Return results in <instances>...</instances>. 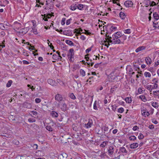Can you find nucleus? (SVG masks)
Segmentation results:
<instances>
[{
	"mask_svg": "<svg viewBox=\"0 0 159 159\" xmlns=\"http://www.w3.org/2000/svg\"><path fill=\"white\" fill-rule=\"evenodd\" d=\"M58 107H60L63 111H65L66 110L67 105L65 103L64 101L59 102L57 105Z\"/></svg>",
	"mask_w": 159,
	"mask_h": 159,
	"instance_id": "obj_1",
	"label": "nucleus"
},
{
	"mask_svg": "<svg viewBox=\"0 0 159 159\" xmlns=\"http://www.w3.org/2000/svg\"><path fill=\"white\" fill-rule=\"evenodd\" d=\"M119 16L121 19L123 20L125 19V14L123 12H120Z\"/></svg>",
	"mask_w": 159,
	"mask_h": 159,
	"instance_id": "obj_22",
	"label": "nucleus"
},
{
	"mask_svg": "<svg viewBox=\"0 0 159 159\" xmlns=\"http://www.w3.org/2000/svg\"><path fill=\"white\" fill-rule=\"evenodd\" d=\"M31 32H33L35 34H38L37 30L33 28L32 29Z\"/></svg>",
	"mask_w": 159,
	"mask_h": 159,
	"instance_id": "obj_46",
	"label": "nucleus"
},
{
	"mask_svg": "<svg viewBox=\"0 0 159 159\" xmlns=\"http://www.w3.org/2000/svg\"><path fill=\"white\" fill-rule=\"evenodd\" d=\"M143 90L141 88H139L138 89V92L139 94L142 93Z\"/></svg>",
	"mask_w": 159,
	"mask_h": 159,
	"instance_id": "obj_59",
	"label": "nucleus"
},
{
	"mask_svg": "<svg viewBox=\"0 0 159 159\" xmlns=\"http://www.w3.org/2000/svg\"><path fill=\"white\" fill-rule=\"evenodd\" d=\"M138 144L137 143H134L130 145V148L131 149H134L137 148L138 146Z\"/></svg>",
	"mask_w": 159,
	"mask_h": 159,
	"instance_id": "obj_16",
	"label": "nucleus"
},
{
	"mask_svg": "<svg viewBox=\"0 0 159 159\" xmlns=\"http://www.w3.org/2000/svg\"><path fill=\"white\" fill-rule=\"evenodd\" d=\"M93 109L96 110H98V108L97 106V102L96 101L93 104Z\"/></svg>",
	"mask_w": 159,
	"mask_h": 159,
	"instance_id": "obj_49",
	"label": "nucleus"
},
{
	"mask_svg": "<svg viewBox=\"0 0 159 159\" xmlns=\"http://www.w3.org/2000/svg\"><path fill=\"white\" fill-rule=\"evenodd\" d=\"M57 42L60 45L62 46V45H64V43L61 42L59 40H56Z\"/></svg>",
	"mask_w": 159,
	"mask_h": 159,
	"instance_id": "obj_58",
	"label": "nucleus"
},
{
	"mask_svg": "<svg viewBox=\"0 0 159 159\" xmlns=\"http://www.w3.org/2000/svg\"><path fill=\"white\" fill-rule=\"evenodd\" d=\"M72 19L70 18L67 20L66 21V25H68L70 23V21L72 20Z\"/></svg>",
	"mask_w": 159,
	"mask_h": 159,
	"instance_id": "obj_51",
	"label": "nucleus"
},
{
	"mask_svg": "<svg viewBox=\"0 0 159 159\" xmlns=\"http://www.w3.org/2000/svg\"><path fill=\"white\" fill-rule=\"evenodd\" d=\"M110 77L112 79H114L116 77V76L115 75L114 71H113L110 74Z\"/></svg>",
	"mask_w": 159,
	"mask_h": 159,
	"instance_id": "obj_25",
	"label": "nucleus"
},
{
	"mask_svg": "<svg viewBox=\"0 0 159 159\" xmlns=\"http://www.w3.org/2000/svg\"><path fill=\"white\" fill-rule=\"evenodd\" d=\"M158 87V84L156 83H155L153 85H152V89H156Z\"/></svg>",
	"mask_w": 159,
	"mask_h": 159,
	"instance_id": "obj_48",
	"label": "nucleus"
},
{
	"mask_svg": "<svg viewBox=\"0 0 159 159\" xmlns=\"http://www.w3.org/2000/svg\"><path fill=\"white\" fill-rule=\"evenodd\" d=\"M153 17L156 20L159 19V16L157 12H155L153 14Z\"/></svg>",
	"mask_w": 159,
	"mask_h": 159,
	"instance_id": "obj_23",
	"label": "nucleus"
},
{
	"mask_svg": "<svg viewBox=\"0 0 159 159\" xmlns=\"http://www.w3.org/2000/svg\"><path fill=\"white\" fill-rule=\"evenodd\" d=\"M80 38L82 40H84L86 39L85 37L83 35H81L80 37Z\"/></svg>",
	"mask_w": 159,
	"mask_h": 159,
	"instance_id": "obj_64",
	"label": "nucleus"
},
{
	"mask_svg": "<svg viewBox=\"0 0 159 159\" xmlns=\"http://www.w3.org/2000/svg\"><path fill=\"white\" fill-rule=\"evenodd\" d=\"M125 100L126 102L128 103H130L131 102V98L127 97L125 98Z\"/></svg>",
	"mask_w": 159,
	"mask_h": 159,
	"instance_id": "obj_35",
	"label": "nucleus"
},
{
	"mask_svg": "<svg viewBox=\"0 0 159 159\" xmlns=\"http://www.w3.org/2000/svg\"><path fill=\"white\" fill-rule=\"evenodd\" d=\"M144 75L146 77H150L151 76V74L148 72H146L144 73Z\"/></svg>",
	"mask_w": 159,
	"mask_h": 159,
	"instance_id": "obj_33",
	"label": "nucleus"
},
{
	"mask_svg": "<svg viewBox=\"0 0 159 159\" xmlns=\"http://www.w3.org/2000/svg\"><path fill=\"white\" fill-rule=\"evenodd\" d=\"M28 120L30 122V123L34 122L36 121L35 119L31 118H29L28 119Z\"/></svg>",
	"mask_w": 159,
	"mask_h": 159,
	"instance_id": "obj_45",
	"label": "nucleus"
},
{
	"mask_svg": "<svg viewBox=\"0 0 159 159\" xmlns=\"http://www.w3.org/2000/svg\"><path fill=\"white\" fill-rule=\"evenodd\" d=\"M75 31L74 32V33H76V34L75 35L76 36H78V34H79V35H81L82 33L80 32L79 31V30L78 29H75Z\"/></svg>",
	"mask_w": 159,
	"mask_h": 159,
	"instance_id": "obj_34",
	"label": "nucleus"
},
{
	"mask_svg": "<svg viewBox=\"0 0 159 159\" xmlns=\"http://www.w3.org/2000/svg\"><path fill=\"white\" fill-rule=\"evenodd\" d=\"M108 130V128L107 126H105L104 127V130L105 132H107Z\"/></svg>",
	"mask_w": 159,
	"mask_h": 159,
	"instance_id": "obj_63",
	"label": "nucleus"
},
{
	"mask_svg": "<svg viewBox=\"0 0 159 159\" xmlns=\"http://www.w3.org/2000/svg\"><path fill=\"white\" fill-rule=\"evenodd\" d=\"M92 125L93 121L91 119H89L88 122L84 125V127L87 128H89L91 127Z\"/></svg>",
	"mask_w": 159,
	"mask_h": 159,
	"instance_id": "obj_6",
	"label": "nucleus"
},
{
	"mask_svg": "<svg viewBox=\"0 0 159 159\" xmlns=\"http://www.w3.org/2000/svg\"><path fill=\"white\" fill-rule=\"evenodd\" d=\"M145 49V47L143 46H140L139 47L135 50V52H138L141 50Z\"/></svg>",
	"mask_w": 159,
	"mask_h": 159,
	"instance_id": "obj_15",
	"label": "nucleus"
},
{
	"mask_svg": "<svg viewBox=\"0 0 159 159\" xmlns=\"http://www.w3.org/2000/svg\"><path fill=\"white\" fill-rule=\"evenodd\" d=\"M51 115L53 117L57 118L58 116V114L55 111H52L51 112Z\"/></svg>",
	"mask_w": 159,
	"mask_h": 159,
	"instance_id": "obj_18",
	"label": "nucleus"
},
{
	"mask_svg": "<svg viewBox=\"0 0 159 159\" xmlns=\"http://www.w3.org/2000/svg\"><path fill=\"white\" fill-rule=\"evenodd\" d=\"M77 6L76 4L73 6H71L70 9L72 11L75 10L77 8Z\"/></svg>",
	"mask_w": 159,
	"mask_h": 159,
	"instance_id": "obj_38",
	"label": "nucleus"
},
{
	"mask_svg": "<svg viewBox=\"0 0 159 159\" xmlns=\"http://www.w3.org/2000/svg\"><path fill=\"white\" fill-rule=\"evenodd\" d=\"M139 98L140 99H141L142 101L144 102H145L146 101V97L144 95H140L139 96Z\"/></svg>",
	"mask_w": 159,
	"mask_h": 159,
	"instance_id": "obj_31",
	"label": "nucleus"
},
{
	"mask_svg": "<svg viewBox=\"0 0 159 159\" xmlns=\"http://www.w3.org/2000/svg\"><path fill=\"white\" fill-rule=\"evenodd\" d=\"M72 126L73 127V129L74 130H75V131H77L78 130V129L76 126L74 125H72Z\"/></svg>",
	"mask_w": 159,
	"mask_h": 159,
	"instance_id": "obj_50",
	"label": "nucleus"
},
{
	"mask_svg": "<svg viewBox=\"0 0 159 159\" xmlns=\"http://www.w3.org/2000/svg\"><path fill=\"white\" fill-rule=\"evenodd\" d=\"M69 96L70 98L74 100L76 98L75 96L74 95L73 93H70Z\"/></svg>",
	"mask_w": 159,
	"mask_h": 159,
	"instance_id": "obj_39",
	"label": "nucleus"
},
{
	"mask_svg": "<svg viewBox=\"0 0 159 159\" xmlns=\"http://www.w3.org/2000/svg\"><path fill=\"white\" fill-rule=\"evenodd\" d=\"M11 26V25L9 23L6 24L2 23H0V29L3 30H8L9 29L8 27Z\"/></svg>",
	"mask_w": 159,
	"mask_h": 159,
	"instance_id": "obj_2",
	"label": "nucleus"
},
{
	"mask_svg": "<svg viewBox=\"0 0 159 159\" xmlns=\"http://www.w3.org/2000/svg\"><path fill=\"white\" fill-rule=\"evenodd\" d=\"M60 157H62L63 158H64V159H66L67 158V155L66 153H63L60 156Z\"/></svg>",
	"mask_w": 159,
	"mask_h": 159,
	"instance_id": "obj_43",
	"label": "nucleus"
},
{
	"mask_svg": "<svg viewBox=\"0 0 159 159\" xmlns=\"http://www.w3.org/2000/svg\"><path fill=\"white\" fill-rule=\"evenodd\" d=\"M138 137L139 139H142L144 138V136L141 133H140L139 134Z\"/></svg>",
	"mask_w": 159,
	"mask_h": 159,
	"instance_id": "obj_41",
	"label": "nucleus"
},
{
	"mask_svg": "<svg viewBox=\"0 0 159 159\" xmlns=\"http://www.w3.org/2000/svg\"><path fill=\"white\" fill-rule=\"evenodd\" d=\"M66 19L65 18H63L61 21V25H64L65 24V21Z\"/></svg>",
	"mask_w": 159,
	"mask_h": 159,
	"instance_id": "obj_52",
	"label": "nucleus"
},
{
	"mask_svg": "<svg viewBox=\"0 0 159 159\" xmlns=\"http://www.w3.org/2000/svg\"><path fill=\"white\" fill-rule=\"evenodd\" d=\"M156 5V3L154 1L151 2V6L153 7Z\"/></svg>",
	"mask_w": 159,
	"mask_h": 159,
	"instance_id": "obj_60",
	"label": "nucleus"
},
{
	"mask_svg": "<svg viewBox=\"0 0 159 159\" xmlns=\"http://www.w3.org/2000/svg\"><path fill=\"white\" fill-rule=\"evenodd\" d=\"M152 87V85H148L146 86V88L148 90L150 91V92H151L152 91V90H153Z\"/></svg>",
	"mask_w": 159,
	"mask_h": 159,
	"instance_id": "obj_26",
	"label": "nucleus"
},
{
	"mask_svg": "<svg viewBox=\"0 0 159 159\" xmlns=\"http://www.w3.org/2000/svg\"><path fill=\"white\" fill-rule=\"evenodd\" d=\"M152 105L154 108H157L158 107V103L157 102H153L152 103Z\"/></svg>",
	"mask_w": 159,
	"mask_h": 159,
	"instance_id": "obj_28",
	"label": "nucleus"
},
{
	"mask_svg": "<svg viewBox=\"0 0 159 159\" xmlns=\"http://www.w3.org/2000/svg\"><path fill=\"white\" fill-rule=\"evenodd\" d=\"M80 74L82 76L84 77L85 76V71L81 69L80 70Z\"/></svg>",
	"mask_w": 159,
	"mask_h": 159,
	"instance_id": "obj_30",
	"label": "nucleus"
},
{
	"mask_svg": "<svg viewBox=\"0 0 159 159\" xmlns=\"http://www.w3.org/2000/svg\"><path fill=\"white\" fill-rule=\"evenodd\" d=\"M124 111V109L123 107L119 108L118 110V112L120 113H122Z\"/></svg>",
	"mask_w": 159,
	"mask_h": 159,
	"instance_id": "obj_44",
	"label": "nucleus"
},
{
	"mask_svg": "<svg viewBox=\"0 0 159 159\" xmlns=\"http://www.w3.org/2000/svg\"><path fill=\"white\" fill-rule=\"evenodd\" d=\"M74 55V50L73 48L70 49L69 50L68 57L69 60H71Z\"/></svg>",
	"mask_w": 159,
	"mask_h": 159,
	"instance_id": "obj_3",
	"label": "nucleus"
},
{
	"mask_svg": "<svg viewBox=\"0 0 159 159\" xmlns=\"http://www.w3.org/2000/svg\"><path fill=\"white\" fill-rule=\"evenodd\" d=\"M145 61L146 63L148 65H150L152 63V60L150 57H147L146 58Z\"/></svg>",
	"mask_w": 159,
	"mask_h": 159,
	"instance_id": "obj_14",
	"label": "nucleus"
},
{
	"mask_svg": "<svg viewBox=\"0 0 159 159\" xmlns=\"http://www.w3.org/2000/svg\"><path fill=\"white\" fill-rule=\"evenodd\" d=\"M114 147L113 146H111L108 147L107 150V154L110 157L112 156L114 153Z\"/></svg>",
	"mask_w": 159,
	"mask_h": 159,
	"instance_id": "obj_4",
	"label": "nucleus"
},
{
	"mask_svg": "<svg viewBox=\"0 0 159 159\" xmlns=\"http://www.w3.org/2000/svg\"><path fill=\"white\" fill-rule=\"evenodd\" d=\"M77 6L78 9L80 10H82L84 7L83 5L82 4H79Z\"/></svg>",
	"mask_w": 159,
	"mask_h": 159,
	"instance_id": "obj_32",
	"label": "nucleus"
},
{
	"mask_svg": "<svg viewBox=\"0 0 159 159\" xmlns=\"http://www.w3.org/2000/svg\"><path fill=\"white\" fill-rule=\"evenodd\" d=\"M55 99L57 101L60 102L63 101V98L61 94L59 93H57L55 96Z\"/></svg>",
	"mask_w": 159,
	"mask_h": 159,
	"instance_id": "obj_5",
	"label": "nucleus"
},
{
	"mask_svg": "<svg viewBox=\"0 0 159 159\" xmlns=\"http://www.w3.org/2000/svg\"><path fill=\"white\" fill-rule=\"evenodd\" d=\"M42 16H44L43 18V19L45 21H48V18L50 19V17H51L52 16V15L51 14H48L47 15L44 14L43 15H42Z\"/></svg>",
	"mask_w": 159,
	"mask_h": 159,
	"instance_id": "obj_11",
	"label": "nucleus"
},
{
	"mask_svg": "<svg viewBox=\"0 0 159 159\" xmlns=\"http://www.w3.org/2000/svg\"><path fill=\"white\" fill-rule=\"evenodd\" d=\"M28 29L27 27L24 28L20 29L19 32L22 34H25L28 32Z\"/></svg>",
	"mask_w": 159,
	"mask_h": 159,
	"instance_id": "obj_12",
	"label": "nucleus"
},
{
	"mask_svg": "<svg viewBox=\"0 0 159 159\" xmlns=\"http://www.w3.org/2000/svg\"><path fill=\"white\" fill-rule=\"evenodd\" d=\"M30 112L32 113V114L35 116H36L38 114V113L37 112L34 111H31Z\"/></svg>",
	"mask_w": 159,
	"mask_h": 159,
	"instance_id": "obj_54",
	"label": "nucleus"
},
{
	"mask_svg": "<svg viewBox=\"0 0 159 159\" xmlns=\"http://www.w3.org/2000/svg\"><path fill=\"white\" fill-rule=\"evenodd\" d=\"M129 139L130 140L134 141L136 140V138L135 136L132 135L130 136Z\"/></svg>",
	"mask_w": 159,
	"mask_h": 159,
	"instance_id": "obj_37",
	"label": "nucleus"
},
{
	"mask_svg": "<svg viewBox=\"0 0 159 159\" xmlns=\"http://www.w3.org/2000/svg\"><path fill=\"white\" fill-rule=\"evenodd\" d=\"M124 5L126 7H131L133 5V3L131 1H127L125 2Z\"/></svg>",
	"mask_w": 159,
	"mask_h": 159,
	"instance_id": "obj_7",
	"label": "nucleus"
},
{
	"mask_svg": "<svg viewBox=\"0 0 159 159\" xmlns=\"http://www.w3.org/2000/svg\"><path fill=\"white\" fill-rule=\"evenodd\" d=\"M22 61L24 64H29L30 63L28 61L26 60H23Z\"/></svg>",
	"mask_w": 159,
	"mask_h": 159,
	"instance_id": "obj_61",
	"label": "nucleus"
},
{
	"mask_svg": "<svg viewBox=\"0 0 159 159\" xmlns=\"http://www.w3.org/2000/svg\"><path fill=\"white\" fill-rule=\"evenodd\" d=\"M120 150L122 153H127L128 152L125 148L123 147H120Z\"/></svg>",
	"mask_w": 159,
	"mask_h": 159,
	"instance_id": "obj_20",
	"label": "nucleus"
},
{
	"mask_svg": "<svg viewBox=\"0 0 159 159\" xmlns=\"http://www.w3.org/2000/svg\"><path fill=\"white\" fill-rule=\"evenodd\" d=\"M124 32L125 34H129L131 33V30L129 29L125 30Z\"/></svg>",
	"mask_w": 159,
	"mask_h": 159,
	"instance_id": "obj_29",
	"label": "nucleus"
},
{
	"mask_svg": "<svg viewBox=\"0 0 159 159\" xmlns=\"http://www.w3.org/2000/svg\"><path fill=\"white\" fill-rule=\"evenodd\" d=\"M66 43L69 45L70 46H74V43L71 41L69 40H65Z\"/></svg>",
	"mask_w": 159,
	"mask_h": 159,
	"instance_id": "obj_21",
	"label": "nucleus"
},
{
	"mask_svg": "<svg viewBox=\"0 0 159 159\" xmlns=\"http://www.w3.org/2000/svg\"><path fill=\"white\" fill-rule=\"evenodd\" d=\"M92 47H91L90 48H89L85 50V52L86 53H89L90 51L91 50V48Z\"/></svg>",
	"mask_w": 159,
	"mask_h": 159,
	"instance_id": "obj_57",
	"label": "nucleus"
},
{
	"mask_svg": "<svg viewBox=\"0 0 159 159\" xmlns=\"http://www.w3.org/2000/svg\"><path fill=\"white\" fill-rule=\"evenodd\" d=\"M158 22H157V23H153V27L155 28H158V26L159 25Z\"/></svg>",
	"mask_w": 159,
	"mask_h": 159,
	"instance_id": "obj_47",
	"label": "nucleus"
},
{
	"mask_svg": "<svg viewBox=\"0 0 159 159\" xmlns=\"http://www.w3.org/2000/svg\"><path fill=\"white\" fill-rule=\"evenodd\" d=\"M23 107L25 108L30 109L32 107L31 103L28 102H25L23 104Z\"/></svg>",
	"mask_w": 159,
	"mask_h": 159,
	"instance_id": "obj_8",
	"label": "nucleus"
},
{
	"mask_svg": "<svg viewBox=\"0 0 159 159\" xmlns=\"http://www.w3.org/2000/svg\"><path fill=\"white\" fill-rule=\"evenodd\" d=\"M145 4L147 5H150L151 6V1L149 0H146L145 1Z\"/></svg>",
	"mask_w": 159,
	"mask_h": 159,
	"instance_id": "obj_40",
	"label": "nucleus"
},
{
	"mask_svg": "<svg viewBox=\"0 0 159 159\" xmlns=\"http://www.w3.org/2000/svg\"><path fill=\"white\" fill-rule=\"evenodd\" d=\"M12 81L11 80H9L7 82V84L6 86L7 87H10L12 83Z\"/></svg>",
	"mask_w": 159,
	"mask_h": 159,
	"instance_id": "obj_36",
	"label": "nucleus"
},
{
	"mask_svg": "<svg viewBox=\"0 0 159 159\" xmlns=\"http://www.w3.org/2000/svg\"><path fill=\"white\" fill-rule=\"evenodd\" d=\"M107 28L108 29H109L107 30L108 32L107 33L109 34H111V32L113 31V30L112 25H108L107 26Z\"/></svg>",
	"mask_w": 159,
	"mask_h": 159,
	"instance_id": "obj_10",
	"label": "nucleus"
},
{
	"mask_svg": "<svg viewBox=\"0 0 159 159\" xmlns=\"http://www.w3.org/2000/svg\"><path fill=\"white\" fill-rule=\"evenodd\" d=\"M82 62H84V64L85 65H86V64H87V65L89 66L90 65H91V66H92L94 64L93 62H91L90 63H89L87 62H84L85 61H82Z\"/></svg>",
	"mask_w": 159,
	"mask_h": 159,
	"instance_id": "obj_42",
	"label": "nucleus"
},
{
	"mask_svg": "<svg viewBox=\"0 0 159 159\" xmlns=\"http://www.w3.org/2000/svg\"><path fill=\"white\" fill-rule=\"evenodd\" d=\"M46 129L49 131H52L53 130L52 128L51 125H48L46 127Z\"/></svg>",
	"mask_w": 159,
	"mask_h": 159,
	"instance_id": "obj_27",
	"label": "nucleus"
},
{
	"mask_svg": "<svg viewBox=\"0 0 159 159\" xmlns=\"http://www.w3.org/2000/svg\"><path fill=\"white\" fill-rule=\"evenodd\" d=\"M107 152H106L104 151L101 152L100 155L99 156L101 158H104L106 157H107V156L106 154Z\"/></svg>",
	"mask_w": 159,
	"mask_h": 159,
	"instance_id": "obj_17",
	"label": "nucleus"
},
{
	"mask_svg": "<svg viewBox=\"0 0 159 159\" xmlns=\"http://www.w3.org/2000/svg\"><path fill=\"white\" fill-rule=\"evenodd\" d=\"M48 83L50 85L53 86L55 85V81L52 79H48Z\"/></svg>",
	"mask_w": 159,
	"mask_h": 159,
	"instance_id": "obj_19",
	"label": "nucleus"
},
{
	"mask_svg": "<svg viewBox=\"0 0 159 159\" xmlns=\"http://www.w3.org/2000/svg\"><path fill=\"white\" fill-rule=\"evenodd\" d=\"M23 54L24 56H29L27 51L25 50H24L23 51Z\"/></svg>",
	"mask_w": 159,
	"mask_h": 159,
	"instance_id": "obj_53",
	"label": "nucleus"
},
{
	"mask_svg": "<svg viewBox=\"0 0 159 159\" xmlns=\"http://www.w3.org/2000/svg\"><path fill=\"white\" fill-rule=\"evenodd\" d=\"M139 129V127L137 125H135L133 128V130L134 131H135Z\"/></svg>",
	"mask_w": 159,
	"mask_h": 159,
	"instance_id": "obj_56",
	"label": "nucleus"
},
{
	"mask_svg": "<svg viewBox=\"0 0 159 159\" xmlns=\"http://www.w3.org/2000/svg\"><path fill=\"white\" fill-rule=\"evenodd\" d=\"M112 40L114 41L112 42V44H120L121 43L120 40V39H118V38L115 39L114 37H112Z\"/></svg>",
	"mask_w": 159,
	"mask_h": 159,
	"instance_id": "obj_13",
	"label": "nucleus"
},
{
	"mask_svg": "<svg viewBox=\"0 0 159 159\" xmlns=\"http://www.w3.org/2000/svg\"><path fill=\"white\" fill-rule=\"evenodd\" d=\"M41 101V99L39 98H36L35 99V102L36 103H40Z\"/></svg>",
	"mask_w": 159,
	"mask_h": 159,
	"instance_id": "obj_55",
	"label": "nucleus"
},
{
	"mask_svg": "<svg viewBox=\"0 0 159 159\" xmlns=\"http://www.w3.org/2000/svg\"><path fill=\"white\" fill-rule=\"evenodd\" d=\"M121 33L120 32H117L115 33L112 36V37H114L115 39L119 38L121 37Z\"/></svg>",
	"mask_w": 159,
	"mask_h": 159,
	"instance_id": "obj_9",
	"label": "nucleus"
},
{
	"mask_svg": "<svg viewBox=\"0 0 159 159\" xmlns=\"http://www.w3.org/2000/svg\"><path fill=\"white\" fill-rule=\"evenodd\" d=\"M108 143L107 141H105L102 142V143L100 145V146L102 148L104 147Z\"/></svg>",
	"mask_w": 159,
	"mask_h": 159,
	"instance_id": "obj_24",
	"label": "nucleus"
},
{
	"mask_svg": "<svg viewBox=\"0 0 159 159\" xmlns=\"http://www.w3.org/2000/svg\"><path fill=\"white\" fill-rule=\"evenodd\" d=\"M89 55V54H87L85 56V58L86 60L87 61H88L89 60V58L88 57Z\"/></svg>",
	"mask_w": 159,
	"mask_h": 159,
	"instance_id": "obj_62",
	"label": "nucleus"
}]
</instances>
